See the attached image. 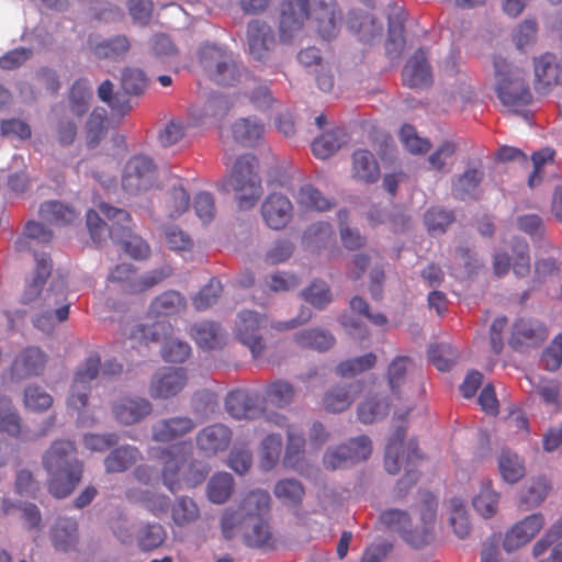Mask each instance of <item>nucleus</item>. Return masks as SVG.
Here are the masks:
<instances>
[{
    "label": "nucleus",
    "instance_id": "nucleus-1",
    "mask_svg": "<svg viewBox=\"0 0 562 562\" xmlns=\"http://www.w3.org/2000/svg\"><path fill=\"white\" fill-rule=\"evenodd\" d=\"M36 276L27 283L22 295V304L27 308L22 314L31 313L33 325L43 333H50L69 315V303L63 280H52V265L45 254H35Z\"/></svg>",
    "mask_w": 562,
    "mask_h": 562
},
{
    "label": "nucleus",
    "instance_id": "nucleus-2",
    "mask_svg": "<svg viewBox=\"0 0 562 562\" xmlns=\"http://www.w3.org/2000/svg\"><path fill=\"white\" fill-rule=\"evenodd\" d=\"M437 502L428 497L412 514L400 509L384 510L380 522L386 528L397 531L403 540L412 547L420 548L434 539Z\"/></svg>",
    "mask_w": 562,
    "mask_h": 562
},
{
    "label": "nucleus",
    "instance_id": "nucleus-3",
    "mask_svg": "<svg viewBox=\"0 0 562 562\" xmlns=\"http://www.w3.org/2000/svg\"><path fill=\"white\" fill-rule=\"evenodd\" d=\"M190 449V445L182 442L172 445L160 452L155 448L149 449L150 457L160 461L162 482L172 493L194 487L206 476L205 470L198 469L195 464L189 462Z\"/></svg>",
    "mask_w": 562,
    "mask_h": 562
},
{
    "label": "nucleus",
    "instance_id": "nucleus-4",
    "mask_svg": "<svg viewBox=\"0 0 562 562\" xmlns=\"http://www.w3.org/2000/svg\"><path fill=\"white\" fill-rule=\"evenodd\" d=\"M75 446L69 440L55 441L43 458L49 479V491L58 498L69 495L80 481L82 468L74 458Z\"/></svg>",
    "mask_w": 562,
    "mask_h": 562
},
{
    "label": "nucleus",
    "instance_id": "nucleus-5",
    "mask_svg": "<svg viewBox=\"0 0 562 562\" xmlns=\"http://www.w3.org/2000/svg\"><path fill=\"white\" fill-rule=\"evenodd\" d=\"M405 460V475L397 483L400 493L403 487H407L416 483L418 479L417 468L422 461V456L418 452L417 445L414 440L404 441V429L398 427L395 432L390 437L384 458L385 470L390 474L400 472L402 464Z\"/></svg>",
    "mask_w": 562,
    "mask_h": 562
},
{
    "label": "nucleus",
    "instance_id": "nucleus-6",
    "mask_svg": "<svg viewBox=\"0 0 562 562\" xmlns=\"http://www.w3.org/2000/svg\"><path fill=\"white\" fill-rule=\"evenodd\" d=\"M227 184L234 191L239 209L248 210L254 207L262 195L256 158L250 155L239 157L232 167Z\"/></svg>",
    "mask_w": 562,
    "mask_h": 562
},
{
    "label": "nucleus",
    "instance_id": "nucleus-7",
    "mask_svg": "<svg viewBox=\"0 0 562 562\" xmlns=\"http://www.w3.org/2000/svg\"><path fill=\"white\" fill-rule=\"evenodd\" d=\"M495 90L503 105L515 108L528 104L531 93L526 80V71L506 59H496Z\"/></svg>",
    "mask_w": 562,
    "mask_h": 562
},
{
    "label": "nucleus",
    "instance_id": "nucleus-8",
    "mask_svg": "<svg viewBox=\"0 0 562 562\" xmlns=\"http://www.w3.org/2000/svg\"><path fill=\"white\" fill-rule=\"evenodd\" d=\"M100 369V358L98 356L88 357L82 362L74 376L69 394L67 397V408L71 413L78 415V422L81 425L93 423L90 417L86 416L91 382L97 378Z\"/></svg>",
    "mask_w": 562,
    "mask_h": 562
},
{
    "label": "nucleus",
    "instance_id": "nucleus-9",
    "mask_svg": "<svg viewBox=\"0 0 562 562\" xmlns=\"http://www.w3.org/2000/svg\"><path fill=\"white\" fill-rule=\"evenodd\" d=\"M171 327L165 322H156L151 326L137 325L130 334V339L135 344H145L165 339L161 349L162 358L170 362H182L190 355V347L187 342L168 338Z\"/></svg>",
    "mask_w": 562,
    "mask_h": 562
},
{
    "label": "nucleus",
    "instance_id": "nucleus-10",
    "mask_svg": "<svg viewBox=\"0 0 562 562\" xmlns=\"http://www.w3.org/2000/svg\"><path fill=\"white\" fill-rule=\"evenodd\" d=\"M372 453V441L361 435L349 439L346 443L328 448L324 454L323 463L328 470H336L366 461Z\"/></svg>",
    "mask_w": 562,
    "mask_h": 562
},
{
    "label": "nucleus",
    "instance_id": "nucleus-11",
    "mask_svg": "<svg viewBox=\"0 0 562 562\" xmlns=\"http://www.w3.org/2000/svg\"><path fill=\"white\" fill-rule=\"evenodd\" d=\"M268 326V318L254 311H243L237 315L234 327L236 338L246 346L252 357L258 359L263 356L266 342L261 330Z\"/></svg>",
    "mask_w": 562,
    "mask_h": 562
},
{
    "label": "nucleus",
    "instance_id": "nucleus-12",
    "mask_svg": "<svg viewBox=\"0 0 562 562\" xmlns=\"http://www.w3.org/2000/svg\"><path fill=\"white\" fill-rule=\"evenodd\" d=\"M200 61L209 77L220 85H231L239 76L232 55L216 45H203Z\"/></svg>",
    "mask_w": 562,
    "mask_h": 562
},
{
    "label": "nucleus",
    "instance_id": "nucleus-13",
    "mask_svg": "<svg viewBox=\"0 0 562 562\" xmlns=\"http://www.w3.org/2000/svg\"><path fill=\"white\" fill-rule=\"evenodd\" d=\"M157 172L153 160L144 155L132 157L125 165L122 186L134 194L146 192L156 183Z\"/></svg>",
    "mask_w": 562,
    "mask_h": 562
},
{
    "label": "nucleus",
    "instance_id": "nucleus-14",
    "mask_svg": "<svg viewBox=\"0 0 562 562\" xmlns=\"http://www.w3.org/2000/svg\"><path fill=\"white\" fill-rule=\"evenodd\" d=\"M510 249L512 255L502 250L495 252L493 259L494 273L502 277L512 268L516 277H526L530 271V257L527 243L522 239H515Z\"/></svg>",
    "mask_w": 562,
    "mask_h": 562
},
{
    "label": "nucleus",
    "instance_id": "nucleus-15",
    "mask_svg": "<svg viewBox=\"0 0 562 562\" xmlns=\"http://www.w3.org/2000/svg\"><path fill=\"white\" fill-rule=\"evenodd\" d=\"M541 513H533L514 524L505 533L503 547L507 552L516 551L528 544L544 527Z\"/></svg>",
    "mask_w": 562,
    "mask_h": 562
},
{
    "label": "nucleus",
    "instance_id": "nucleus-16",
    "mask_svg": "<svg viewBox=\"0 0 562 562\" xmlns=\"http://www.w3.org/2000/svg\"><path fill=\"white\" fill-rule=\"evenodd\" d=\"M99 209L108 220L113 221V226L111 228H108L106 224L100 218L99 214L95 211H88L87 227L90 232L92 239L95 243H100L106 232H109V235L112 239H116L117 232L120 231V228L115 226H122V224L128 223L130 214L125 210L116 209L105 203H101L99 205Z\"/></svg>",
    "mask_w": 562,
    "mask_h": 562
},
{
    "label": "nucleus",
    "instance_id": "nucleus-17",
    "mask_svg": "<svg viewBox=\"0 0 562 562\" xmlns=\"http://www.w3.org/2000/svg\"><path fill=\"white\" fill-rule=\"evenodd\" d=\"M308 0H286L281 5L280 38L284 43L294 41L307 18Z\"/></svg>",
    "mask_w": 562,
    "mask_h": 562
},
{
    "label": "nucleus",
    "instance_id": "nucleus-18",
    "mask_svg": "<svg viewBox=\"0 0 562 562\" xmlns=\"http://www.w3.org/2000/svg\"><path fill=\"white\" fill-rule=\"evenodd\" d=\"M187 375L182 369L166 368L158 371L150 380L149 395L153 398L166 400L176 396L187 384Z\"/></svg>",
    "mask_w": 562,
    "mask_h": 562
},
{
    "label": "nucleus",
    "instance_id": "nucleus-19",
    "mask_svg": "<svg viewBox=\"0 0 562 562\" xmlns=\"http://www.w3.org/2000/svg\"><path fill=\"white\" fill-rule=\"evenodd\" d=\"M232 441V430L223 424H214L202 428L195 437L199 451L206 456H216L225 451Z\"/></svg>",
    "mask_w": 562,
    "mask_h": 562
},
{
    "label": "nucleus",
    "instance_id": "nucleus-20",
    "mask_svg": "<svg viewBox=\"0 0 562 562\" xmlns=\"http://www.w3.org/2000/svg\"><path fill=\"white\" fill-rule=\"evenodd\" d=\"M501 493L494 488L493 481L483 477L473 486L471 504L475 513L485 518L494 517L499 509Z\"/></svg>",
    "mask_w": 562,
    "mask_h": 562
},
{
    "label": "nucleus",
    "instance_id": "nucleus-21",
    "mask_svg": "<svg viewBox=\"0 0 562 562\" xmlns=\"http://www.w3.org/2000/svg\"><path fill=\"white\" fill-rule=\"evenodd\" d=\"M286 445L282 458V465L285 469L305 475V436L303 430L297 426H290L286 431Z\"/></svg>",
    "mask_w": 562,
    "mask_h": 562
},
{
    "label": "nucleus",
    "instance_id": "nucleus-22",
    "mask_svg": "<svg viewBox=\"0 0 562 562\" xmlns=\"http://www.w3.org/2000/svg\"><path fill=\"white\" fill-rule=\"evenodd\" d=\"M151 411V403L139 396L121 397L112 406L115 419L122 425H134L150 415Z\"/></svg>",
    "mask_w": 562,
    "mask_h": 562
},
{
    "label": "nucleus",
    "instance_id": "nucleus-23",
    "mask_svg": "<svg viewBox=\"0 0 562 562\" xmlns=\"http://www.w3.org/2000/svg\"><path fill=\"white\" fill-rule=\"evenodd\" d=\"M535 89L540 93L547 91L554 85H562V61H558L553 54L546 53L533 61Z\"/></svg>",
    "mask_w": 562,
    "mask_h": 562
},
{
    "label": "nucleus",
    "instance_id": "nucleus-24",
    "mask_svg": "<svg viewBox=\"0 0 562 562\" xmlns=\"http://www.w3.org/2000/svg\"><path fill=\"white\" fill-rule=\"evenodd\" d=\"M261 214L270 228L281 229L290 223L293 206L286 196L272 193L265 199L261 205Z\"/></svg>",
    "mask_w": 562,
    "mask_h": 562
},
{
    "label": "nucleus",
    "instance_id": "nucleus-25",
    "mask_svg": "<svg viewBox=\"0 0 562 562\" xmlns=\"http://www.w3.org/2000/svg\"><path fill=\"white\" fill-rule=\"evenodd\" d=\"M166 273L162 270L151 271L146 276L138 277L133 271L132 266L127 263H122L115 267V269L110 273V280L123 282L124 289L128 292H140L144 291L156 283L160 282L166 278Z\"/></svg>",
    "mask_w": 562,
    "mask_h": 562
},
{
    "label": "nucleus",
    "instance_id": "nucleus-26",
    "mask_svg": "<svg viewBox=\"0 0 562 562\" xmlns=\"http://www.w3.org/2000/svg\"><path fill=\"white\" fill-rule=\"evenodd\" d=\"M403 82L411 88L429 86L432 81V72L423 49L416 50L406 61L403 72Z\"/></svg>",
    "mask_w": 562,
    "mask_h": 562
},
{
    "label": "nucleus",
    "instance_id": "nucleus-27",
    "mask_svg": "<svg viewBox=\"0 0 562 562\" xmlns=\"http://www.w3.org/2000/svg\"><path fill=\"white\" fill-rule=\"evenodd\" d=\"M46 364V356L37 347H29L22 350L13 361L12 374L18 380L38 375Z\"/></svg>",
    "mask_w": 562,
    "mask_h": 562
},
{
    "label": "nucleus",
    "instance_id": "nucleus-28",
    "mask_svg": "<svg viewBox=\"0 0 562 562\" xmlns=\"http://www.w3.org/2000/svg\"><path fill=\"white\" fill-rule=\"evenodd\" d=\"M250 55L257 60L267 58L274 44L273 32L269 25L260 21H251L247 29Z\"/></svg>",
    "mask_w": 562,
    "mask_h": 562
},
{
    "label": "nucleus",
    "instance_id": "nucleus-29",
    "mask_svg": "<svg viewBox=\"0 0 562 562\" xmlns=\"http://www.w3.org/2000/svg\"><path fill=\"white\" fill-rule=\"evenodd\" d=\"M547 337L544 326L538 321L520 319L515 323L510 345L516 349L536 346Z\"/></svg>",
    "mask_w": 562,
    "mask_h": 562
},
{
    "label": "nucleus",
    "instance_id": "nucleus-30",
    "mask_svg": "<svg viewBox=\"0 0 562 562\" xmlns=\"http://www.w3.org/2000/svg\"><path fill=\"white\" fill-rule=\"evenodd\" d=\"M314 20L323 38L330 40L338 33L341 19L333 0H318L317 7L314 9Z\"/></svg>",
    "mask_w": 562,
    "mask_h": 562
},
{
    "label": "nucleus",
    "instance_id": "nucleus-31",
    "mask_svg": "<svg viewBox=\"0 0 562 562\" xmlns=\"http://www.w3.org/2000/svg\"><path fill=\"white\" fill-rule=\"evenodd\" d=\"M194 426L189 417L160 419L153 425L151 438L155 441L168 442L192 431Z\"/></svg>",
    "mask_w": 562,
    "mask_h": 562
},
{
    "label": "nucleus",
    "instance_id": "nucleus-32",
    "mask_svg": "<svg viewBox=\"0 0 562 562\" xmlns=\"http://www.w3.org/2000/svg\"><path fill=\"white\" fill-rule=\"evenodd\" d=\"M227 413L235 419H251L259 414L254 397L243 390L231 392L225 401Z\"/></svg>",
    "mask_w": 562,
    "mask_h": 562
},
{
    "label": "nucleus",
    "instance_id": "nucleus-33",
    "mask_svg": "<svg viewBox=\"0 0 562 562\" xmlns=\"http://www.w3.org/2000/svg\"><path fill=\"white\" fill-rule=\"evenodd\" d=\"M497 468L502 480L507 484H515L526 475L525 460L508 449L498 454Z\"/></svg>",
    "mask_w": 562,
    "mask_h": 562
},
{
    "label": "nucleus",
    "instance_id": "nucleus-34",
    "mask_svg": "<svg viewBox=\"0 0 562 562\" xmlns=\"http://www.w3.org/2000/svg\"><path fill=\"white\" fill-rule=\"evenodd\" d=\"M189 194L179 180H173L170 188L164 194L162 212L169 218H177L189 207Z\"/></svg>",
    "mask_w": 562,
    "mask_h": 562
},
{
    "label": "nucleus",
    "instance_id": "nucleus-35",
    "mask_svg": "<svg viewBox=\"0 0 562 562\" xmlns=\"http://www.w3.org/2000/svg\"><path fill=\"white\" fill-rule=\"evenodd\" d=\"M283 439L281 435L269 434L259 445L258 463L262 471H270L276 468L281 458Z\"/></svg>",
    "mask_w": 562,
    "mask_h": 562
},
{
    "label": "nucleus",
    "instance_id": "nucleus-36",
    "mask_svg": "<svg viewBox=\"0 0 562 562\" xmlns=\"http://www.w3.org/2000/svg\"><path fill=\"white\" fill-rule=\"evenodd\" d=\"M448 521L454 535L464 539L471 531L470 517L467 510V503L463 498L451 497L448 505Z\"/></svg>",
    "mask_w": 562,
    "mask_h": 562
},
{
    "label": "nucleus",
    "instance_id": "nucleus-37",
    "mask_svg": "<svg viewBox=\"0 0 562 562\" xmlns=\"http://www.w3.org/2000/svg\"><path fill=\"white\" fill-rule=\"evenodd\" d=\"M273 494L284 506L297 508L303 502L305 488L295 479H281L274 484Z\"/></svg>",
    "mask_w": 562,
    "mask_h": 562
},
{
    "label": "nucleus",
    "instance_id": "nucleus-38",
    "mask_svg": "<svg viewBox=\"0 0 562 562\" xmlns=\"http://www.w3.org/2000/svg\"><path fill=\"white\" fill-rule=\"evenodd\" d=\"M379 165L369 150L358 149L352 156V176L363 182H373L379 178Z\"/></svg>",
    "mask_w": 562,
    "mask_h": 562
},
{
    "label": "nucleus",
    "instance_id": "nucleus-39",
    "mask_svg": "<svg viewBox=\"0 0 562 562\" xmlns=\"http://www.w3.org/2000/svg\"><path fill=\"white\" fill-rule=\"evenodd\" d=\"M52 237V232L42 224L29 222L23 234L15 240V249L20 252L35 250L37 246L49 243Z\"/></svg>",
    "mask_w": 562,
    "mask_h": 562
},
{
    "label": "nucleus",
    "instance_id": "nucleus-40",
    "mask_svg": "<svg viewBox=\"0 0 562 562\" xmlns=\"http://www.w3.org/2000/svg\"><path fill=\"white\" fill-rule=\"evenodd\" d=\"M184 307L186 300L179 292L167 291L151 302L148 314L151 317L171 316Z\"/></svg>",
    "mask_w": 562,
    "mask_h": 562
},
{
    "label": "nucleus",
    "instance_id": "nucleus-41",
    "mask_svg": "<svg viewBox=\"0 0 562 562\" xmlns=\"http://www.w3.org/2000/svg\"><path fill=\"white\" fill-rule=\"evenodd\" d=\"M126 496L130 501L142 504L157 516L165 514L169 506V499L165 495L155 494L140 487H130L126 491Z\"/></svg>",
    "mask_w": 562,
    "mask_h": 562
},
{
    "label": "nucleus",
    "instance_id": "nucleus-42",
    "mask_svg": "<svg viewBox=\"0 0 562 562\" xmlns=\"http://www.w3.org/2000/svg\"><path fill=\"white\" fill-rule=\"evenodd\" d=\"M77 522L70 518H60L52 530V541L57 550L68 551L77 542Z\"/></svg>",
    "mask_w": 562,
    "mask_h": 562
},
{
    "label": "nucleus",
    "instance_id": "nucleus-43",
    "mask_svg": "<svg viewBox=\"0 0 562 562\" xmlns=\"http://www.w3.org/2000/svg\"><path fill=\"white\" fill-rule=\"evenodd\" d=\"M140 458V452L136 447L122 446L113 450L104 460L108 473H119L128 469Z\"/></svg>",
    "mask_w": 562,
    "mask_h": 562
},
{
    "label": "nucleus",
    "instance_id": "nucleus-44",
    "mask_svg": "<svg viewBox=\"0 0 562 562\" xmlns=\"http://www.w3.org/2000/svg\"><path fill=\"white\" fill-rule=\"evenodd\" d=\"M270 494L261 488L254 490L246 495L240 508L247 519L265 517L270 508Z\"/></svg>",
    "mask_w": 562,
    "mask_h": 562
},
{
    "label": "nucleus",
    "instance_id": "nucleus-45",
    "mask_svg": "<svg viewBox=\"0 0 562 562\" xmlns=\"http://www.w3.org/2000/svg\"><path fill=\"white\" fill-rule=\"evenodd\" d=\"M295 341L300 347L316 350H327L335 344L334 336L319 328L305 329L295 334Z\"/></svg>",
    "mask_w": 562,
    "mask_h": 562
},
{
    "label": "nucleus",
    "instance_id": "nucleus-46",
    "mask_svg": "<svg viewBox=\"0 0 562 562\" xmlns=\"http://www.w3.org/2000/svg\"><path fill=\"white\" fill-rule=\"evenodd\" d=\"M482 172L477 169H468L458 177L452 186V192L456 198L465 200L475 198L479 194V186L482 180Z\"/></svg>",
    "mask_w": 562,
    "mask_h": 562
},
{
    "label": "nucleus",
    "instance_id": "nucleus-47",
    "mask_svg": "<svg viewBox=\"0 0 562 562\" xmlns=\"http://www.w3.org/2000/svg\"><path fill=\"white\" fill-rule=\"evenodd\" d=\"M232 134L236 142L250 146L263 134V125L255 119H240L232 126Z\"/></svg>",
    "mask_w": 562,
    "mask_h": 562
},
{
    "label": "nucleus",
    "instance_id": "nucleus-48",
    "mask_svg": "<svg viewBox=\"0 0 562 562\" xmlns=\"http://www.w3.org/2000/svg\"><path fill=\"white\" fill-rule=\"evenodd\" d=\"M0 431L25 439L21 427V418L10 400L0 398Z\"/></svg>",
    "mask_w": 562,
    "mask_h": 562
},
{
    "label": "nucleus",
    "instance_id": "nucleus-49",
    "mask_svg": "<svg viewBox=\"0 0 562 562\" xmlns=\"http://www.w3.org/2000/svg\"><path fill=\"white\" fill-rule=\"evenodd\" d=\"M191 336L204 349L215 348L223 340L221 328L211 322L195 324L191 329Z\"/></svg>",
    "mask_w": 562,
    "mask_h": 562
},
{
    "label": "nucleus",
    "instance_id": "nucleus-50",
    "mask_svg": "<svg viewBox=\"0 0 562 562\" xmlns=\"http://www.w3.org/2000/svg\"><path fill=\"white\" fill-rule=\"evenodd\" d=\"M551 491L550 481L544 476L533 479L530 484L521 492L520 502L527 508L538 507L544 502Z\"/></svg>",
    "mask_w": 562,
    "mask_h": 562
},
{
    "label": "nucleus",
    "instance_id": "nucleus-51",
    "mask_svg": "<svg viewBox=\"0 0 562 562\" xmlns=\"http://www.w3.org/2000/svg\"><path fill=\"white\" fill-rule=\"evenodd\" d=\"M40 214L44 221L55 225L71 223L77 217V213L72 209L57 201L43 203Z\"/></svg>",
    "mask_w": 562,
    "mask_h": 562
},
{
    "label": "nucleus",
    "instance_id": "nucleus-52",
    "mask_svg": "<svg viewBox=\"0 0 562 562\" xmlns=\"http://www.w3.org/2000/svg\"><path fill=\"white\" fill-rule=\"evenodd\" d=\"M120 229L123 238L121 239L117 235V238L113 240L120 243L126 254L135 259H144L149 255L148 245L140 237L132 235L126 223L122 224Z\"/></svg>",
    "mask_w": 562,
    "mask_h": 562
},
{
    "label": "nucleus",
    "instance_id": "nucleus-53",
    "mask_svg": "<svg viewBox=\"0 0 562 562\" xmlns=\"http://www.w3.org/2000/svg\"><path fill=\"white\" fill-rule=\"evenodd\" d=\"M387 412L389 404L384 398L371 397L359 405L358 418L363 424H372L383 418Z\"/></svg>",
    "mask_w": 562,
    "mask_h": 562
},
{
    "label": "nucleus",
    "instance_id": "nucleus-54",
    "mask_svg": "<svg viewBox=\"0 0 562 562\" xmlns=\"http://www.w3.org/2000/svg\"><path fill=\"white\" fill-rule=\"evenodd\" d=\"M233 491V477L228 473L215 474L209 482L207 496L212 503L223 504Z\"/></svg>",
    "mask_w": 562,
    "mask_h": 562
},
{
    "label": "nucleus",
    "instance_id": "nucleus-55",
    "mask_svg": "<svg viewBox=\"0 0 562 562\" xmlns=\"http://www.w3.org/2000/svg\"><path fill=\"white\" fill-rule=\"evenodd\" d=\"M348 24L352 31L359 34L360 40L364 42H370L382 32V24L370 14H364L359 18L351 16Z\"/></svg>",
    "mask_w": 562,
    "mask_h": 562
},
{
    "label": "nucleus",
    "instance_id": "nucleus-56",
    "mask_svg": "<svg viewBox=\"0 0 562 562\" xmlns=\"http://www.w3.org/2000/svg\"><path fill=\"white\" fill-rule=\"evenodd\" d=\"M23 402L26 409L41 413L53 405V397L43 387L30 385L24 390Z\"/></svg>",
    "mask_w": 562,
    "mask_h": 562
},
{
    "label": "nucleus",
    "instance_id": "nucleus-57",
    "mask_svg": "<svg viewBox=\"0 0 562 562\" xmlns=\"http://www.w3.org/2000/svg\"><path fill=\"white\" fill-rule=\"evenodd\" d=\"M91 97V85L85 79L77 80L70 91L71 111L76 115H82L88 109Z\"/></svg>",
    "mask_w": 562,
    "mask_h": 562
},
{
    "label": "nucleus",
    "instance_id": "nucleus-58",
    "mask_svg": "<svg viewBox=\"0 0 562 562\" xmlns=\"http://www.w3.org/2000/svg\"><path fill=\"white\" fill-rule=\"evenodd\" d=\"M428 358L438 370L446 371L456 362L458 352L449 344H438L429 348Z\"/></svg>",
    "mask_w": 562,
    "mask_h": 562
},
{
    "label": "nucleus",
    "instance_id": "nucleus-59",
    "mask_svg": "<svg viewBox=\"0 0 562 562\" xmlns=\"http://www.w3.org/2000/svg\"><path fill=\"white\" fill-rule=\"evenodd\" d=\"M296 202L306 210L325 211L330 206L329 201L310 184L301 187Z\"/></svg>",
    "mask_w": 562,
    "mask_h": 562
},
{
    "label": "nucleus",
    "instance_id": "nucleus-60",
    "mask_svg": "<svg viewBox=\"0 0 562 562\" xmlns=\"http://www.w3.org/2000/svg\"><path fill=\"white\" fill-rule=\"evenodd\" d=\"M248 529L245 532V540L250 547H261L270 538L269 526L263 517L247 519Z\"/></svg>",
    "mask_w": 562,
    "mask_h": 562
},
{
    "label": "nucleus",
    "instance_id": "nucleus-61",
    "mask_svg": "<svg viewBox=\"0 0 562 562\" xmlns=\"http://www.w3.org/2000/svg\"><path fill=\"white\" fill-rule=\"evenodd\" d=\"M294 395L295 390L292 384L281 380L271 383L266 391L267 400L279 407L290 404Z\"/></svg>",
    "mask_w": 562,
    "mask_h": 562
},
{
    "label": "nucleus",
    "instance_id": "nucleus-62",
    "mask_svg": "<svg viewBox=\"0 0 562 562\" xmlns=\"http://www.w3.org/2000/svg\"><path fill=\"white\" fill-rule=\"evenodd\" d=\"M198 516L199 509L196 504L188 497L177 499L172 506V519L178 526L188 525L194 521Z\"/></svg>",
    "mask_w": 562,
    "mask_h": 562
},
{
    "label": "nucleus",
    "instance_id": "nucleus-63",
    "mask_svg": "<svg viewBox=\"0 0 562 562\" xmlns=\"http://www.w3.org/2000/svg\"><path fill=\"white\" fill-rule=\"evenodd\" d=\"M304 300L317 308H323L331 301V293L326 282L315 280L302 293Z\"/></svg>",
    "mask_w": 562,
    "mask_h": 562
},
{
    "label": "nucleus",
    "instance_id": "nucleus-64",
    "mask_svg": "<svg viewBox=\"0 0 562 562\" xmlns=\"http://www.w3.org/2000/svg\"><path fill=\"white\" fill-rule=\"evenodd\" d=\"M355 394L350 389L336 387L325 395L324 405L327 411L338 413L348 408Z\"/></svg>",
    "mask_w": 562,
    "mask_h": 562
}]
</instances>
